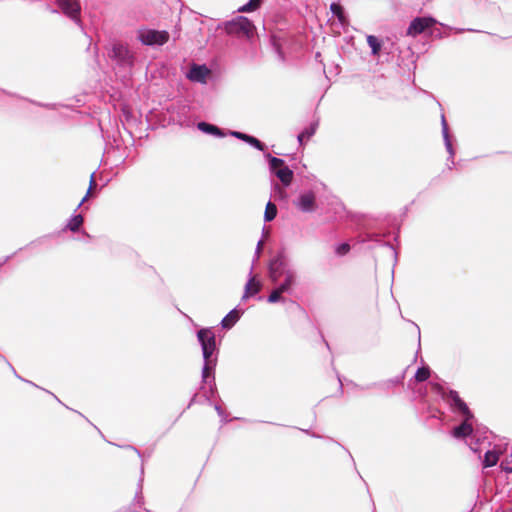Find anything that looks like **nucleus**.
<instances>
[{"label": "nucleus", "instance_id": "nucleus-1", "mask_svg": "<svg viewBox=\"0 0 512 512\" xmlns=\"http://www.w3.org/2000/svg\"><path fill=\"white\" fill-rule=\"evenodd\" d=\"M225 31L229 35L250 39L254 36L256 27L248 18L238 16L225 23Z\"/></svg>", "mask_w": 512, "mask_h": 512}, {"label": "nucleus", "instance_id": "nucleus-2", "mask_svg": "<svg viewBox=\"0 0 512 512\" xmlns=\"http://www.w3.org/2000/svg\"><path fill=\"white\" fill-rule=\"evenodd\" d=\"M271 170L276 174L279 180L288 186L293 180V171L285 165L284 160L277 157H269Z\"/></svg>", "mask_w": 512, "mask_h": 512}, {"label": "nucleus", "instance_id": "nucleus-3", "mask_svg": "<svg viewBox=\"0 0 512 512\" xmlns=\"http://www.w3.org/2000/svg\"><path fill=\"white\" fill-rule=\"evenodd\" d=\"M139 39L145 45H163L169 40L167 31L143 30L139 34Z\"/></svg>", "mask_w": 512, "mask_h": 512}, {"label": "nucleus", "instance_id": "nucleus-4", "mask_svg": "<svg viewBox=\"0 0 512 512\" xmlns=\"http://www.w3.org/2000/svg\"><path fill=\"white\" fill-rule=\"evenodd\" d=\"M198 339L201 342L203 356L208 360L215 350V336L208 329H201L198 332Z\"/></svg>", "mask_w": 512, "mask_h": 512}, {"label": "nucleus", "instance_id": "nucleus-5", "mask_svg": "<svg viewBox=\"0 0 512 512\" xmlns=\"http://www.w3.org/2000/svg\"><path fill=\"white\" fill-rule=\"evenodd\" d=\"M436 23L435 19L431 17H418L412 20L408 29L407 35L415 37L423 33L426 29L432 27Z\"/></svg>", "mask_w": 512, "mask_h": 512}, {"label": "nucleus", "instance_id": "nucleus-6", "mask_svg": "<svg viewBox=\"0 0 512 512\" xmlns=\"http://www.w3.org/2000/svg\"><path fill=\"white\" fill-rule=\"evenodd\" d=\"M58 4L67 16L77 19L80 14V4L78 0H57Z\"/></svg>", "mask_w": 512, "mask_h": 512}, {"label": "nucleus", "instance_id": "nucleus-7", "mask_svg": "<svg viewBox=\"0 0 512 512\" xmlns=\"http://www.w3.org/2000/svg\"><path fill=\"white\" fill-rule=\"evenodd\" d=\"M449 397L453 401L454 406L460 411V413L467 419H472L473 414L470 411L467 404L460 398L457 391H450Z\"/></svg>", "mask_w": 512, "mask_h": 512}, {"label": "nucleus", "instance_id": "nucleus-8", "mask_svg": "<svg viewBox=\"0 0 512 512\" xmlns=\"http://www.w3.org/2000/svg\"><path fill=\"white\" fill-rule=\"evenodd\" d=\"M210 70L206 66L193 65L188 74V78L192 81L204 83Z\"/></svg>", "mask_w": 512, "mask_h": 512}, {"label": "nucleus", "instance_id": "nucleus-9", "mask_svg": "<svg viewBox=\"0 0 512 512\" xmlns=\"http://www.w3.org/2000/svg\"><path fill=\"white\" fill-rule=\"evenodd\" d=\"M261 287H262L261 281L256 276L251 277L245 285V292L243 295V299H247V298H250V297L256 295L257 293L260 292Z\"/></svg>", "mask_w": 512, "mask_h": 512}, {"label": "nucleus", "instance_id": "nucleus-10", "mask_svg": "<svg viewBox=\"0 0 512 512\" xmlns=\"http://www.w3.org/2000/svg\"><path fill=\"white\" fill-rule=\"evenodd\" d=\"M464 418V421L453 429L452 434L455 438H465L473 432L472 424L469 422L471 419Z\"/></svg>", "mask_w": 512, "mask_h": 512}, {"label": "nucleus", "instance_id": "nucleus-11", "mask_svg": "<svg viewBox=\"0 0 512 512\" xmlns=\"http://www.w3.org/2000/svg\"><path fill=\"white\" fill-rule=\"evenodd\" d=\"M111 57L124 62L129 59V51L128 49L120 44V43H114L111 49Z\"/></svg>", "mask_w": 512, "mask_h": 512}, {"label": "nucleus", "instance_id": "nucleus-12", "mask_svg": "<svg viewBox=\"0 0 512 512\" xmlns=\"http://www.w3.org/2000/svg\"><path fill=\"white\" fill-rule=\"evenodd\" d=\"M284 261L281 257H277L270 263V277L272 281H277L282 274Z\"/></svg>", "mask_w": 512, "mask_h": 512}, {"label": "nucleus", "instance_id": "nucleus-13", "mask_svg": "<svg viewBox=\"0 0 512 512\" xmlns=\"http://www.w3.org/2000/svg\"><path fill=\"white\" fill-rule=\"evenodd\" d=\"M315 196L312 193H306L300 196L299 207L303 211H312L314 209Z\"/></svg>", "mask_w": 512, "mask_h": 512}, {"label": "nucleus", "instance_id": "nucleus-14", "mask_svg": "<svg viewBox=\"0 0 512 512\" xmlns=\"http://www.w3.org/2000/svg\"><path fill=\"white\" fill-rule=\"evenodd\" d=\"M197 127L202 132H205L208 134H212V135L219 136V137L225 136V133L220 128H218L215 125L209 124L207 122H199Z\"/></svg>", "mask_w": 512, "mask_h": 512}, {"label": "nucleus", "instance_id": "nucleus-15", "mask_svg": "<svg viewBox=\"0 0 512 512\" xmlns=\"http://www.w3.org/2000/svg\"><path fill=\"white\" fill-rule=\"evenodd\" d=\"M240 318L238 310L234 309L230 311L222 320L221 324L223 328L230 329Z\"/></svg>", "mask_w": 512, "mask_h": 512}, {"label": "nucleus", "instance_id": "nucleus-16", "mask_svg": "<svg viewBox=\"0 0 512 512\" xmlns=\"http://www.w3.org/2000/svg\"><path fill=\"white\" fill-rule=\"evenodd\" d=\"M499 460V453L494 450H489L484 455L483 465L484 467H492L497 464Z\"/></svg>", "mask_w": 512, "mask_h": 512}, {"label": "nucleus", "instance_id": "nucleus-17", "mask_svg": "<svg viewBox=\"0 0 512 512\" xmlns=\"http://www.w3.org/2000/svg\"><path fill=\"white\" fill-rule=\"evenodd\" d=\"M317 124H311L308 128H306L302 133L299 134L298 140L301 145L304 142L308 141L316 132Z\"/></svg>", "mask_w": 512, "mask_h": 512}, {"label": "nucleus", "instance_id": "nucleus-18", "mask_svg": "<svg viewBox=\"0 0 512 512\" xmlns=\"http://www.w3.org/2000/svg\"><path fill=\"white\" fill-rule=\"evenodd\" d=\"M330 9L333 12V14L338 18L341 24H346L347 20L344 14V10L340 4L332 3Z\"/></svg>", "mask_w": 512, "mask_h": 512}, {"label": "nucleus", "instance_id": "nucleus-19", "mask_svg": "<svg viewBox=\"0 0 512 512\" xmlns=\"http://www.w3.org/2000/svg\"><path fill=\"white\" fill-rule=\"evenodd\" d=\"M277 215V207L274 203L268 202L265 207L264 219L270 222L275 219Z\"/></svg>", "mask_w": 512, "mask_h": 512}, {"label": "nucleus", "instance_id": "nucleus-20", "mask_svg": "<svg viewBox=\"0 0 512 512\" xmlns=\"http://www.w3.org/2000/svg\"><path fill=\"white\" fill-rule=\"evenodd\" d=\"M83 216L78 214L76 216H74L68 223L67 225V228L72 231V232H76L80 229V227L82 226L83 224Z\"/></svg>", "mask_w": 512, "mask_h": 512}, {"label": "nucleus", "instance_id": "nucleus-21", "mask_svg": "<svg viewBox=\"0 0 512 512\" xmlns=\"http://www.w3.org/2000/svg\"><path fill=\"white\" fill-rule=\"evenodd\" d=\"M263 0H250L247 4L238 9L239 12H253L256 11L262 4Z\"/></svg>", "mask_w": 512, "mask_h": 512}, {"label": "nucleus", "instance_id": "nucleus-22", "mask_svg": "<svg viewBox=\"0 0 512 512\" xmlns=\"http://www.w3.org/2000/svg\"><path fill=\"white\" fill-rule=\"evenodd\" d=\"M367 43L370 46L372 53L374 55H378L380 52V49H381V44H380L378 38L373 35H369L367 37Z\"/></svg>", "mask_w": 512, "mask_h": 512}, {"label": "nucleus", "instance_id": "nucleus-23", "mask_svg": "<svg viewBox=\"0 0 512 512\" xmlns=\"http://www.w3.org/2000/svg\"><path fill=\"white\" fill-rule=\"evenodd\" d=\"M294 282V275L293 273L287 271L285 273V281L278 287V289L284 293L286 291H288L291 287V285L293 284Z\"/></svg>", "mask_w": 512, "mask_h": 512}, {"label": "nucleus", "instance_id": "nucleus-24", "mask_svg": "<svg viewBox=\"0 0 512 512\" xmlns=\"http://www.w3.org/2000/svg\"><path fill=\"white\" fill-rule=\"evenodd\" d=\"M430 377V369L428 367H421L415 374L417 382H424Z\"/></svg>", "mask_w": 512, "mask_h": 512}, {"label": "nucleus", "instance_id": "nucleus-25", "mask_svg": "<svg viewBox=\"0 0 512 512\" xmlns=\"http://www.w3.org/2000/svg\"><path fill=\"white\" fill-rule=\"evenodd\" d=\"M246 142L260 151H263L265 149V145L260 140L253 136L249 135Z\"/></svg>", "mask_w": 512, "mask_h": 512}, {"label": "nucleus", "instance_id": "nucleus-26", "mask_svg": "<svg viewBox=\"0 0 512 512\" xmlns=\"http://www.w3.org/2000/svg\"><path fill=\"white\" fill-rule=\"evenodd\" d=\"M351 247L348 243H342L335 248V252L339 256H344L349 253Z\"/></svg>", "mask_w": 512, "mask_h": 512}, {"label": "nucleus", "instance_id": "nucleus-27", "mask_svg": "<svg viewBox=\"0 0 512 512\" xmlns=\"http://www.w3.org/2000/svg\"><path fill=\"white\" fill-rule=\"evenodd\" d=\"M281 294L282 292L278 288H276L269 295L268 301L271 303L277 302L281 298Z\"/></svg>", "mask_w": 512, "mask_h": 512}, {"label": "nucleus", "instance_id": "nucleus-28", "mask_svg": "<svg viewBox=\"0 0 512 512\" xmlns=\"http://www.w3.org/2000/svg\"><path fill=\"white\" fill-rule=\"evenodd\" d=\"M96 186H97V184H96V181H95V179H94V176H93V175H91V177H90V183H89V188H88L87 194H86V196L82 199V201H81V203H80V204H82L83 202H85V201L87 200V198H88V196L90 195V193H91L92 189H94Z\"/></svg>", "mask_w": 512, "mask_h": 512}, {"label": "nucleus", "instance_id": "nucleus-29", "mask_svg": "<svg viewBox=\"0 0 512 512\" xmlns=\"http://www.w3.org/2000/svg\"><path fill=\"white\" fill-rule=\"evenodd\" d=\"M230 134L240 140H243V141H247V138H248V134H245V133H242V132H238V131H231Z\"/></svg>", "mask_w": 512, "mask_h": 512}, {"label": "nucleus", "instance_id": "nucleus-30", "mask_svg": "<svg viewBox=\"0 0 512 512\" xmlns=\"http://www.w3.org/2000/svg\"><path fill=\"white\" fill-rule=\"evenodd\" d=\"M501 469L504 470L507 473H512V466L506 464L505 462H502L500 465Z\"/></svg>", "mask_w": 512, "mask_h": 512}, {"label": "nucleus", "instance_id": "nucleus-31", "mask_svg": "<svg viewBox=\"0 0 512 512\" xmlns=\"http://www.w3.org/2000/svg\"><path fill=\"white\" fill-rule=\"evenodd\" d=\"M208 370H209L208 366H205V368H204V376H206V375H207Z\"/></svg>", "mask_w": 512, "mask_h": 512}]
</instances>
